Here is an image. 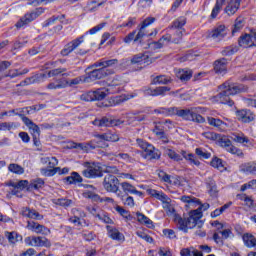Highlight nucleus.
I'll use <instances>...</instances> for the list:
<instances>
[{
    "label": "nucleus",
    "instance_id": "55",
    "mask_svg": "<svg viewBox=\"0 0 256 256\" xmlns=\"http://www.w3.org/2000/svg\"><path fill=\"white\" fill-rule=\"evenodd\" d=\"M232 141H235V143H249V138L244 136L243 134H234L232 136Z\"/></svg>",
    "mask_w": 256,
    "mask_h": 256
},
{
    "label": "nucleus",
    "instance_id": "16",
    "mask_svg": "<svg viewBox=\"0 0 256 256\" xmlns=\"http://www.w3.org/2000/svg\"><path fill=\"white\" fill-rule=\"evenodd\" d=\"M239 46L244 47L247 49V47H255L256 46V40H255V33L252 34H245L240 37L238 40Z\"/></svg>",
    "mask_w": 256,
    "mask_h": 256
},
{
    "label": "nucleus",
    "instance_id": "34",
    "mask_svg": "<svg viewBox=\"0 0 256 256\" xmlns=\"http://www.w3.org/2000/svg\"><path fill=\"white\" fill-rule=\"evenodd\" d=\"M4 236L6 237V239H8V242L10 243V245H15V243H18L19 239H21V236L15 231H12V232L6 231L4 233Z\"/></svg>",
    "mask_w": 256,
    "mask_h": 256
},
{
    "label": "nucleus",
    "instance_id": "49",
    "mask_svg": "<svg viewBox=\"0 0 256 256\" xmlns=\"http://www.w3.org/2000/svg\"><path fill=\"white\" fill-rule=\"evenodd\" d=\"M100 139H105V141H111L112 143H117L119 141V135L113 133H104L99 136Z\"/></svg>",
    "mask_w": 256,
    "mask_h": 256
},
{
    "label": "nucleus",
    "instance_id": "26",
    "mask_svg": "<svg viewBox=\"0 0 256 256\" xmlns=\"http://www.w3.org/2000/svg\"><path fill=\"white\" fill-rule=\"evenodd\" d=\"M136 219L140 225H145L148 229H153V227H155V225H153V220L149 219V217L141 212L136 213Z\"/></svg>",
    "mask_w": 256,
    "mask_h": 256
},
{
    "label": "nucleus",
    "instance_id": "36",
    "mask_svg": "<svg viewBox=\"0 0 256 256\" xmlns=\"http://www.w3.org/2000/svg\"><path fill=\"white\" fill-rule=\"evenodd\" d=\"M8 171L14 173V175H23L25 168L19 164L11 163L8 165Z\"/></svg>",
    "mask_w": 256,
    "mask_h": 256
},
{
    "label": "nucleus",
    "instance_id": "10",
    "mask_svg": "<svg viewBox=\"0 0 256 256\" xmlns=\"http://www.w3.org/2000/svg\"><path fill=\"white\" fill-rule=\"evenodd\" d=\"M153 59L149 57V54H137L134 55L131 59H123L122 65H151Z\"/></svg>",
    "mask_w": 256,
    "mask_h": 256
},
{
    "label": "nucleus",
    "instance_id": "18",
    "mask_svg": "<svg viewBox=\"0 0 256 256\" xmlns=\"http://www.w3.org/2000/svg\"><path fill=\"white\" fill-rule=\"evenodd\" d=\"M209 37L211 39H218L219 41L224 39V37H227V27L225 25H218L210 32Z\"/></svg>",
    "mask_w": 256,
    "mask_h": 256
},
{
    "label": "nucleus",
    "instance_id": "30",
    "mask_svg": "<svg viewBox=\"0 0 256 256\" xmlns=\"http://www.w3.org/2000/svg\"><path fill=\"white\" fill-rule=\"evenodd\" d=\"M185 25H187V18H185V16H180L172 22L170 29L185 30L183 28Z\"/></svg>",
    "mask_w": 256,
    "mask_h": 256
},
{
    "label": "nucleus",
    "instance_id": "57",
    "mask_svg": "<svg viewBox=\"0 0 256 256\" xmlns=\"http://www.w3.org/2000/svg\"><path fill=\"white\" fill-rule=\"evenodd\" d=\"M67 71V68H56L53 70H50L46 77L51 78V77H57V75H61V73H65Z\"/></svg>",
    "mask_w": 256,
    "mask_h": 256
},
{
    "label": "nucleus",
    "instance_id": "3",
    "mask_svg": "<svg viewBox=\"0 0 256 256\" xmlns=\"http://www.w3.org/2000/svg\"><path fill=\"white\" fill-rule=\"evenodd\" d=\"M203 107H191L186 109L178 108V117L184 119V121H193V123H205V117L200 113H205Z\"/></svg>",
    "mask_w": 256,
    "mask_h": 256
},
{
    "label": "nucleus",
    "instance_id": "31",
    "mask_svg": "<svg viewBox=\"0 0 256 256\" xmlns=\"http://www.w3.org/2000/svg\"><path fill=\"white\" fill-rule=\"evenodd\" d=\"M33 247H51V241L45 237L34 236Z\"/></svg>",
    "mask_w": 256,
    "mask_h": 256
},
{
    "label": "nucleus",
    "instance_id": "24",
    "mask_svg": "<svg viewBox=\"0 0 256 256\" xmlns=\"http://www.w3.org/2000/svg\"><path fill=\"white\" fill-rule=\"evenodd\" d=\"M167 91H171V87L168 86H159L156 87L155 89H147L146 90V95H151L152 97H158L159 95H165Z\"/></svg>",
    "mask_w": 256,
    "mask_h": 256
},
{
    "label": "nucleus",
    "instance_id": "60",
    "mask_svg": "<svg viewBox=\"0 0 256 256\" xmlns=\"http://www.w3.org/2000/svg\"><path fill=\"white\" fill-rule=\"evenodd\" d=\"M114 157L120 159L121 161H125V163H131L132 161L131 156H129L127 153H116L114 154Z\"/></svg>",
    "mask_w": 256,
    "mask_h": 256
},
{
    "label": "nucleus",
    "instance_id": "44",
    "mask_svg": "<svg viewBox=\"0 0 256 256\" xmlns=\"http://www.w3.org/2000/svg\"><path fill=\"white\" fill-rule=\"evenodd\" d=\"M119 63L118 59H111V60H102L101 62L96 63V67H102V69H109L108 67H114Z\"/></svg>",
    "mask_w": 256,
    "mask_h": 256
},
{
    "label": "nucleus",
    "instance_id": "5",
    "mask_svg": "<svg viewBox=\"0 0 256 256\" xmlns=\"http://www.w3.org/2000/svg\"><path fill=\"white\" fill-rule=\"evenodd\" d=\"M136 143L138 147H140V149L144 151V159H147L148 161H153L154 159H161V152L159 151V149L155 148V146H153L152 144H149V142L141 138H137Z\"/></svg>",
    "mask_w": 256,
    "mask_h": 256
},
{
    "label": "nucleus",
    "instance_id": "59",
    "mask_svg": "<svg viewBox=\"0 0 256 256\" xmlns=\"http://www.w3.org/2000/svg\"><path fill=\"white\" fill-rule=\"evenodd\" d=\"M164 237H166L167 239H177V234L175 233V230L173 229H164L162 231Z\"/></svg>",
    "mask_w": 256,
    "mask_h": 256
},
{
    "label": "nucleus",
    "instance_id": "61",
    "mask_svg": "<svg viewBox=\"0 0 256 256\" xmlns=\"http://www.w3.org/2000/svg\"><path fill=\"white\" fill-rule=\"evenodd\" d=\"M183 33H185V30H176L172 37V43H179L183 39Z\"/></svg>",
    "mask_w": 256,
    "mask_h": 256
},
{
    "label": "nucleus",
    "instance_id": "39",
    "mask_svg": "<svg viewBox=\"0 0 256 256\" xmlns=\"http://www.w3.org/2000/svg\"><path fill=\"white\" fill-rule=\"evenodd\" d=\"M117 197H119V199H121L123 204L126 205L127 207H135V200L133 199V197L127 196L125 198V195H123L121 191L117 193Z\"/></svg>",
    "mask_w": 256,
    "mask_h": 256
},
{
    "label": "nucleus",
    "instance_id": "11",
    "mask_svg": "<svg viewBox=\"0 0 256 256\" xmlns=\"http://www.w3.org/2000/svg\"><path fill=\"white\" fill-rule=\"evenodd\" d=\"M115 73L111 69H105V68H100V69H95L88 73L86 76V83H91V81H97V79H103V77H107V75H113Z\"/></svg>",
    "mask_w": 256,
    "mask_h": 256
},
{
    "label": "nucleus",
    "instance_id": "19",
    "mask_svg": "<svg viewBox=\"0 0 256 256\" xmlns=\"http://www.w3.org/2000/svg\"><path fill=\"white\" fill-rule=\"evenodd\" d=\"M47 78V74H36L32 77L26 78L23 82L20 83L21 87L25 85H33L35 83H43Z\"/></svg>",
    "mask_w": 256,
    "mask_h": 256
},
{
    "label": "nucleus",
    "instance_id": "35",
    "mask_svg": "<svg viewBox=\"0 0 256 256\" xmlns=\"http://www.w3.org/2000/svg\"><path fill=\"white\" fill-rule=\"evenodd\" d=\"M153 133L156 135V137H158V139H160V141H162V143L169 142V137L167 136L165 131H163V129L159 128V126H155V128L153 129Z\"/></svg>",
    "mask_w": 256,
    "mask_h": 256
},
{
    "label": "nucleus",
    "instance_id": "32",
    "mask_svg": "<svg viewBox=\"0 0 256 256\" xmlns=\"http://www.w3.org/2000/svg\"><path fill=\"white\" fill-rule=\"evenodd\" d=\"M244 244L249 248L256 247V238L253 236V234L245 233L242 236Z\"/></svg>",
    "mask_w": 256,
    "mask_h": 256
},
{
    "label": "nucleus",
    "instance_id": "42",
    "mask_svg": "<svg viewBox=\"0 0 256 256\" xmlns=\"http://www.w3.org/2000/svg\"><path fill=\"white\" fill-rule=\"evenodd\" d=\"M92 123L96 127H111V118H107V117H102L101 119L97 118Z\"/></svg>",
    "mask_w": 256,
    "mask_h": 256
},
{
    "label": "nucleus",
    "instance_id": "48",
    "mask_svg": "<svg viewBox=\"0 0 256 256\" xmlns=\"http://www.w3.org/2000/svg\"><path fill=\"white\" fill-rule=\"evenodd\" d=\"M211 167H214V169H218V171H225V166L223 165V160L220 158H213L210 162Z\"/></svg>",
    "mask_w": 256,
    "mask_h": 256
},
{
    "label": "nucleus",
    "instance_id": "45",
    "mask_svg": "<svg viewBox=\"0 0 256 256\" xmlns=\"http://www.w3.org/2000/svg\"><path fill=\"white\" fill-rule=\"evenodd\" d=\"M19 124L15 122H1L0 123V131H13V129H17Z\"/></svg>",
    "mask_w": 256,
    "mask_h": 256
},
{
    "label": "nucleus",
    "instance_id": "53",
    "mask_svg": "<svg viewBox=\"0 0 256 256\" xmlns=\"http://www.w3.org/2000/svg\"><path fill=\"white\" fill-rule=\"evenodd\" d=\"M239 51V48L237 46H228L222 51V55L224 57H230V55H235Z\"/></svg>",
    "mask_w": 256,
    "mask_h": 256
},
{
    "label": "nucleus",
    "instance_id": "56",
    "mask_svg": "<svg viewBox=\"0 0 256 256\" xmlns=\"http://www.w3.org/2000/svg\"><path fill=\"white\" fill-rule=\"evenodd\" d=\"M136 235H137V237H140V239H143V241H146V243L153 242V238L142 230H137Z\"/></svg>",
    "mask_w": 256,
    "mask_h": 256
},
{
    "label": "nucleus",
    "instance_id": "38",
    "mask_svg": "<svg viewBox=\"0 0 256 256\" xmlns=\"http://www.w3.org/2000/svg\"><path fill=\"white\" fill-rule=\"evenodd\" d=\"M164 153L169 159H172V161H183V157L171 148H164Z\"/></svg>",
    "mask_w": 256,
    "mask_h": 256
},
{
    "label": "nucleus",
    "instance_id": "4",
    "mask_svg": "<svg viewBox=\"0 0 256 256\" xmlns=\"http://www.w3.org/2000/svg\"><path fill=\"white\" fill-rule=\"evenodd\" d=\"M147 193L151 197H154V199H158V201H161L162 208L164 209V211H166V214L169 217H171V215H175V205L173 204V200H171L169 196L155 189H148Z\"/></svg>",
    "mask_w": 256,
    "mask_h": 256
},
{
    "label": "nucleus",
    "instance_id": "21",
    "mask_svg": "<svg viewBox=\"0 0 256 256\" xmlns=\"http://www.w3.org/2000/svg\"><path fill=\"white\" fill-rule=\"evenodd\" d=\"M214 71L218 75H225V73H227V60H226V58L218 59L214 62Z\"/></svg>",
    "mask_w": 256,
    "mask_h": 256
},
{
    "label": "nucleus",
    "instance_id": "47",
    "mask_svg": "<svg viewBox=\"0 0 256 256\" xmlns=\"http://www.w3.org/2000/svg\"><path fill=\"white\" fill-rule=\"evenodd\" d=\"M207 121H208V125H210L211 127H216L217 129H219V127H223V125H225V122H223V120H221L219 118L208 117Z\"/></svg>",
    "mask_w": 256,
    "mask_h": 256
},
{
    "label": "nucleus",
    "instance_id": "54",
    "mask_svg": "<svg viewBox=\"0 0 256 256\" xmlns=\"http://www.w3.org/2000/svg\"><path fill=\"white\" fill-rule=\"evenodd\" d=\"M195 153L200 159H211V153L203 148H196Z\"/></svg>",
    "mask_w": 256,
    "mask_h": 256
},
{
    "label": "nucleus",
    "instance_id": "41",
    "mask_svg": "<svg viewBox=\"0 0 256 256\" xmlns=\"http://www.w3.org/2000/svg\"><path fill=\"white\" fill-rule=\"evenodd\" d=\"M181 155L186 161H190L191 165H195L196 167H199L201 165V162L195 158V155L185 152L184 150L181 151Z\"/></svg>",
    "mask_w": 256,
    "mask_h": 256
},
{
    "label": "nucleus",
    "instance_id": "13",
    "mask_svg": "<svg viewBox=\"0 0 256 256\" xmlns=\"http://www.w3.org/2000/svg\"><path fill=\"white\" fill-rule=\"evenodd\" d=\"M26 229H28V231L36 233L37 235H49L51 233V230L35 221H28Z\"/></svg>",
    "mask_w": 256,
    "mask_h": 256
},
{
    "label": "nucleus",
    "instance_id": "23",
    "mask_svg": "<svg viewBox=\"0 0 256 256\" xmlns=\"http://www.w3.org/2000/svg\"><path fill=\"white\" fill-rule=\"evenodd\" d=\"M92 92L94 94V101H103L109 93H113V91H111V86L108 88H99Z\"/></svg>",
    "mask_w": 256,
    "mask_h": 256
},
{
    "label": "nucleus",
    "instance_id": "46",
    "mask_svg": "<svg viewBox=\"0 0 256 256\" xmlns=\"http://www.w3.org/2000/svg\"><path fill=\"white\" fill-rule=\"evenodd\" d=\"M243 27H245V19L238 17L235 20L234 28L232 30V35H235V33H239V31H241V29H243Z\"/></svg>",
    "mask_w": 256,
    "mask_h": 256
},
{
    "label": "nucleus",
    "instance_id": "27",
    "mask_svg": "<svg viewBox=\"0 0 256 256\" xmlns=\"http://www.w3.org/2000/svg\"><path fill=\"white\" fill-rule=\"evenodd\" d=\"M121 187L124 191V193H130V195H138V197L143 196V192L137 190L135 186L129 184V182H122Z\"/></svg>",
    "mask_w": 256,
    "mask_h": 256
},
{
    "label": "nucleus",
    "instance_id": "43",
    "mask_svg": "<svg viewBox=\"0 0 256 256\" xmlns=\"http://www.w3.org/2000/svg\"><path fill=\"white\" fill-rule=\"evenodd\" d=\"M65 87H67V84L65 83V81L61 79H58L54 82H50L47 85V89H50V90L65 89Z\"/></svg>",
    "mask_w": 256,
    "mask_h": 256
},
{
    "label": "nucleus",
    "instance_id": "52",
    "mask_svg": "<svg viewBox=\"0 0 256 256\" xmlns=\"http://www.w3.org/2000/svg\"><path fill=\"white\" fill-rule=\"evenodd\" d=\"M43 185H45V181H43L41 178H38L31 181V183L28 185V189H41Z\"/></svg>",
    "mask_w": 256,
    "mask_h": 256
},
{
    "label": "nucleus",
    "instance_id": "58",
    "mask_svg": "<svg viewBox=\"0 0 256 256\" xmlns=\"http://www.w3.org/2000/svg\"><path fill=\"white\" fill-rule=\"evenodd\" d=\"M32 137H41V129L39 128V126H37V124H33V126H31L30 128H28Z\"/></svg>",
    "mask_w": 256,
    "mask_h": 256
},
{
    "label": "nucleus",
    "instance_id": "15",
    "mask_svg": "<svg viewBox=\"0 0 256 256\" xmlns=\"http://www.w3.org/2000/svg\"><path fill=\"white\" fill-rule=\"evenodd\" d=\"M107 235L113 241H117L118 243H125V235L119 231V229L113 226H106Z\"/></svg>",
    "mask_w": 256,
    "mask_h": 256
},
{
    "label": "nucleus",
    "instance_id": "50",
    "mask_svg": "<svg viewBox=\"0 0 256 256\" xmlns=\"http://www.w3.org/2000/svg\"><path fill=\"white\" fill-rule=\"evenodd\" d=\"M101 134L95 135V139L92 140L93 143H96V147H100L101 149H105V147H109V144H107V140L100 138Z\"/></svg>",
    "mask_w": 256,
    "mask_h": 256
},
{
    "label": "nucleus",
    "instance_id": "14",
    "mask_svg": "<svg viewBox=\"0 0 256 256\" xmlns=\"http://www.w3.org/2000/svg\"><path fill=\"white\" fill-rule=\"evenodd\" d=\"M236 117L238 121H241L242 123H251L252 121H255V114L248 109L237 110Z\"/></svg>",
    "mask_w": 256,
    "mask_h": 256
},
{
    "label": "nucleus",
    "instance_id": "12",
    "mask_svg": "<svg viewBox=\"0 0 256 256\" xmlns=\"http://www.w3.org/2000/svg\"><path fill=\"white\" fill-rule=\"evenodd\" d=\"M84 40H85V37L80 36L79 38H76V39L70 41L61 50V55L63 57H67L68 55H71V53H73V51H75V49H77V47H79L81 45V43H83Z\"/></svg>",
    "mask_w": 256,
    "mask_h": 256
},
{
    "label": "nucleus",
    "instance_id": "1",
    "mask_svg": "<svg viewBox=\"0 0 256 256\" xmlns=\"http://www.w3.org/2000/svg\"><path fill=\"white\" fill-rule=\"evenodd\" d=\"M220 93L216 95V100L218 103H222V105H228L229 107H233L235 102L231 100L230 95H237V93H243L247 91V88L243 85H237L235 83L226 81L222 85L219 86Z\"/></svg>",
    "mask_w": 256,
    "mask_h": 256
},
{
    "label": "nucleus",
    "instance_id": "51",
    "mask_svg": "<svg viewBox=\"0 0 256 256\" xmlns=\"http://www.w3.org/2000/svg\"><path fill=\"white\" fill-rule=\"evenodd\" d=\"M115 211H117V213H119V215H121L122 217H124V219H127V221H131L133 219V216H131V214L129 213V211L125 210L123 207L121 206H116L115 207Z\"/></svg>",
    "mask_w": 256,
    "mask_h": 256
},
{
    "label": "nucleus",
    "instance_id": "28",
    "mask_svg": "<svg viewBox=\"0 0 256 256\" xmlns=\"http://www.w3.org/2000/svg\"><path fill=\"white\" fill-rule=\"evenodd\" d=\"M105 2H107V0H92L87 3L85 11H87V13H95Z\"/></svg>",
    "mask_w": 256,
    "mask_h": 256
},
{
    "label": "nucleus",
    "instance_id": "22",
    "mask_svg": "<svg viewBox=\"0 0 256 256\" xmlns=\"http://www.w3.org/2000/svg\"><path fill=\"white\" fill-rule=\"evenodd\" d=\"M23 217H28V219H34L35 221L43 220V215L37 212L35 209L23 208L22 209Z\"/></svg>",
    "mask_w": 256,
    "mask_h": 256
},
{
    "label": "nucleus",
    "instance_id": "62",
    "mask_svg": "<svg viewBox=\"0 0 256 256\" xmlns=\"http://www.w3.org/2000/svg\"><path fill=\"white\" fill-rule=\"evenodd\" d=\"M158 177L161 179V181H164V183H169V185H171V175L165 173L164 171H160L158 173Z\"/></svg>",
    "mask_w": 256,
    "mask_h": 256
},
{
    "label": "nucleus",
    "instance_id": "25",
    "mask_svg": "<svg viewBox=\"0 0 256 256\" xmlns=\"http://www.w3.org/2000/svg\"><path fill=\"white\" fill-rule=\"evenodd\" d=\"M175 75L180 81H189L193 77V71L190 69H175Z\"/></svg>",
    "mask_w": 256,
    "mask_h": 256
},
{
    "label": "nucleus",
    "instance_id": "29",
    "mask_svg": "<svg viewBox=\"0 0 256 256\" xmlns=\"http://www.w3.org/2000/svg\"><path fill=\"white\" fill-rule=\"evenodd\" d=\"M169 83H173V78L167 75H158L152 80V85H169Z\"/></svg>",
    "mask_w": 256,
    "mask_h": 256
},
{
    "label": "nucleus",
    "instance_id": "2",
    "mask_svg": "<svg viewBox=\"0 0 256 256\" xmlns=\"http://www.w3.org/2000/svg\"><path fill=\"white\" fill-rule=\"evenodd\" d=\"M202 218L203 214H201L199 210H192L189 212L188 218H182L179 215H175L174 222L180 231L187 233L188 229H194V227H199V229H201V227H203V222L201 221Z\"/></svg>",
    "mask_w": 256,
    "mask_h": 256
},
{
    "label": "nucleus",
    "instance_id": "33",
    "mask_svg": "<svg viewBox=\"0 0 256 256\" xmlns=\"http://www.w3.org/2000/svg\"><path fill=\"white\" fill-rule=\"evenodd\" d=\"M29 73V69H11L8 71L7 77H10V79H15V77H21V75H27Z\"/></svg>",
    "mask_w": 256,
    "mask_h": 256
},
{
    "label": "nucleus",
    "instance_id": "8",
    "mask_svg": "<svg viewBox=\"0 0 256 256\" xmlns=\"http://www.w3.org/2000/svg\"><path fill=\"white\" fill-rule=\"evenodd\" d=\"M102 186L107 193H119V178L115 175L107 174L104 176Z\"/></svg>",
    "mask_w": 256,
    "mask_h": 256
},
{
    "label": "nucleus",
    "instance_id": "40",
    "mask_svg": "<svg viewBox=\"0 0 256 256\" xmlns=\"http://www.w3.org/2000/svg\"><path fill=\"white\" fill-rule=\"evenodd\" d=\"M87 76H79L77 78L71 79V80H67L64 81V83L66 84V87H73L74 85H81V83H87Z\"/></svg>",
    "mask_w": 256,
    "mask_h": 256
},
{
    "label": "nucleus",
    "instance_id": "17",
    "mask_svg": "<svg viewBox=\"0 0 256 256\" xmlns=\"http://www.w3.org/2000/svg\"><path fill=\"white\" fill-rule=\"evenodd\" d=\"M242 1L243 0H229L224 9L225 13H227L229 17L235 15V13L239 11Z\"/></svg>",
    "mask_w": 256,
    "mask_h": 256
},
{
    "label": "nucleus",
    "instance_id": "6",
    "mask_svg": "<svg viewBox=\"0 0 256 256\" xmlns=\"http://www.w3.org/2000/svg\"><path fill=\"white\" fill-rule=\"evenodd\" d=\"M83 167L85 169L82 171V175L86 177V179H97L103 175V168H101L99 163L84 162Z\"/></svg>",
    "mask_w": 256,
    "mask_h": 256
},
{
    "label": "nucleus",
    "instance_id": "63",
    "mask_svg": "<svg viewBox=\"0 0 256 256\" xmlns=\"http://www.w3.org/2000/svg\"><path fill=\"white\" fill-rule=\"evenodd\" d=\"M80 99L82 101H95V94H93V91H90L88 93H84L81 95Z\"/></svg>",
    "mask_w": 256,
    "mask_h": 256
},
{
    "label": "nucleus",
    "instance_id": "7",
    "mask_svg": "<svg viewBox=\"0 0 256 256\" xmlns=\"http://www.w3.org/2000/svg\"><path fill=\"white\" fill-rule=\"evenodd\" d=\"M180 199L183 203H187L186 207L195 209L194 211H198L201 215L210 207L209 203L201 204V201L193 196H182ZM196 207L198 208L196 209Z\"/></svg>",
    "mask_w": 256,
    "mask_h": 256
},
{
    "label": "nucleus",
    "instance_id": "20",
    "mask_svg": "<svg viewBox=\"0 0 256 256\" xmlns=\"http://www.w3.org/2000/svg\"><path fill=\"white\" fill-rule=\"evenodd\" d=\"M39 15H40L39 11L26 14L24 17L20 19L19 22L16 23V27L18 29H21V27H25V25H28V23H31V21H35V18L39 17Z\"/></svg>",
    "mask_w": 256,
    "mask_h": 256
},
{
    "label": "nucleus",
    "instance_id": "37",
    "mask_svg": "<svg viewBox=\"0 0 256 256\" xmlns=\"http://www.w3.org/2000/svg\"><path fill=\"white\" fill-rule=\"evenodd\" d=\"M54 205H59L60 207H71L73 205V200L66 198H54L52 199Z\"/></svg>",
    "mask_w": 256,
    "mask_h": 256
},
{
    "label": "nucleus",
    "instance_id": "64",
    "mask_svg": "<svg viewBox=\"0 0 256 256\" xmlns=\"http://www.w3.org/2000/svg\"><path fill=\"white\" fill-rule=\"evenodd\" d=\"M154 21H156L155 17H148L141 23L140 27L142 29H147L150 25H153Z\"/></svg>",
    "mask_w": 256,
    "mask_h": 256
},
{
    "label": "nucleus",
    "instance_id": "9",
    "mask_svg": "<svg viewBox=\"0 0 256 256\" xmlns=\"http://www.w3.org/2000/svg\"><path fill=\"white\" fill-rule=\"evenodd\" d=\"M42 163H48L50 169L42 168L40 170L41 175L44 177H53V175H57L58 168L57 165H59V161L56 157H44L41 159Z\"/></svg>",
    "mask_w": 256,
    "mask_h": 256
}]
</instances>
